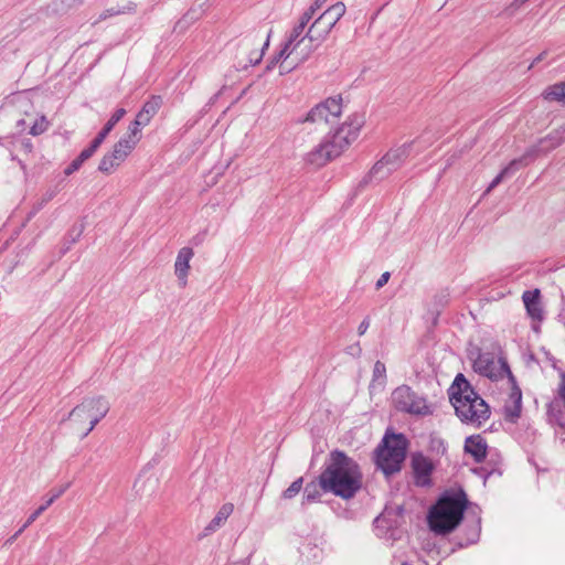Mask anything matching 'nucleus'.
<instances>
[{
    "mask_svg": "<svg viewBox=\"0 0 565 565\" xmlns=\"http://www.w3.org/2000/svg\"><path fill=\"white\" fill-rule=\"evenodd\" d=\"M509 382L512 385V392H511L510 396H511V399L514 403V411L512 412V415L515 416V417H519L520 412H521L522 392L516 386L514 379L512 381L509 379Z\"/></svg>",
    "mask_w": 565,
    "mask_h": 565,
    "instance_id": "26",
    "label": "nucleus"
},
{
    "mask_svg": "<svg viewBox=\"0 0 565 565\" xmlns=\"http://www.w3.org/2000/svg\"><path fill=\"white\" fill-rule=\"evenodd\" d=\"M320 497L318 486L316 483H309L305 488V500L307 502H315Z\"/></svg>",
    "mask_w": 565,
    "mask_h": 565,
    "instance_id": "32",
    "label": "nucleus"
},
{
    "mask_svg": "<svg viewBox=\"0 0 565 565\" xmlns=\"http://www.w3.org/2000/svg\"><path fill=\"white\" fill-rule=\"evenodd\" d=\"M26 527H24V524L15 532V534H13V536H11L9 540H8V543H12L14 540H17V537L19 535L22 534V532L25 530Z\"/></svg>",
    "mask_w": 565,
    "mask_h": 565,
    "instance_id": "43",
    "label": "nucleus"
},
{
    "mask_svg": "<svg viewBox=\"0 0 565 565\" xmlns=\"http://www.w3.org/2000/svg\"><path fill=\"white\" fill-rule=\"evenodd\" d=\"M82 164H83V162H82L78 158H76V159H74V160L68 164V167L65 169L64 173H65L66 175H70V174H72V173H74L75 171H77V170L81 168V166H82Z\"/></svg>",
    "mask_w": 565,
    "mask_h": 565,
    "instance_id": "37",
    "label": "nucleus"
},
{
    "mask_svg": "<svg viewBox=\"0 0 565 565\" xmlns=\"http://www.w3.org/2000/svg\"><path fill=\"white\" fill-rule=\"evenodd\" d=\"M68 488V484L52 489L45 503L40 505L25 521L24 527H29L55 500H57Z\"/></svg>",
    "mask_w": 565,
    "mask_h": 565,
    "instance_id": "18",
    "label": "nucleus"
},
{
    "mask_svg": "<svg viewBox=\"0 0 565 565\" xmlns=\"http://www.w3.org/2000/svg\"><path fill=\"white\" fill-rule=\"evenodd\" d=\"M522 299L529 316L534 320L543 319V310L540 301V290H527L522 295Z\"/></svg>",
    "mask_w": 565,
    "mask_h": 565,
    "instance_id": "17",
    "label": "nucleus"
},
{
    "mask_svg": "<svg viewBox=\"0 0 565 565\" xmlns=\"http://www.w3.org/2000/svg\"><path fill=\"white\" fill-rule=\"evenodd\" d=\"M402 565H408V564H406V563H403Z\"/></svg>",
    "mask_w": 565,
    "mask_h": 565,
    "instance_id": "45",
    "label": "nucleus"
},
{
    "mask_svg": "<svg viewBox=\"0 0 565 565\" xmlns=\"http://www.w3.org/2000/svg\"><path fill=\"white\" fill-rule=\"evenodd\" d=\"M109 409L110 404L104 396L87 397L70 412L67 419L82 433V437H86Z\"/></svg>",
    "mask_w": 565,
    "mask_h": 565,
    "instance_id": "6",
    "label": "nucleus"
},
{
    "mask_svg": "<svg viewBox=\"0 0 565 565\" xmlns=\"http://www.w3.org/2000/svg\"><path fill=\"white\" fill-rule=\"evenodd\" d=\"M262 36L254 35V36H246L241 40L239 47L244 51L248 50L254 44H260Z\"/></svg>",
    "mask_w": 565,
    "mask_h": 565,
    "instance_id": "34",
    "label": "nucleus"
},
{
    "mask_svg": "<svg viewBox=\"0 0 565 565\" xmlns=\"http://www.w3.org/2000/svg\"><path fill=\"white\" fill-rule=\"evenodd\" d=\"M449 397L461 422L479 426L490 416L488 404L473 391L462 374L455 377L449 388Z\"/></svg>",
    "mask_w": 565,
    "mask_h": 565,
    "instance_id": "3",
    "label": "nucleus"
},
{
    "mask_svg": "<svg viewBox=\"0 0 565 565\" xmlns=\"http://www.w3.org/2000/svg\"><path fill=\"white\" fill-rule=\"evenodd\" d=\"M331 28L322 18L318 17L308 28L309 40L315 45V51L328 38Z\"/></svg>",
    "mask_w": 565,
    "mask_h": 565,
    "instance_id": "15",
    "label": "nucleus"
},
{
    "mask_svg": "<svg viewBox=\"0 0 565 565\" xmlns=\"http://www.w3.org/2000/svg\"><path fill=\"white\" fill-rule=\"evenodd\" d=\"M303 479L298 478L295 480L282 493V497L285 499H292L295 498L302 489Z\"/></svg>",
    "mask_w": 565,
    "mask_h": 565,
    "instance_id": "30",
    "label": "nucleus"
},
{
    "mask_svg": "<svg viewBox=\"0 0 565 565\" xmlns=\"http://www.w3.org/2000/svg\"><path fill=\"white\" fill-rule=\"evenodd\" d=\"M269 38H270V34L267 35V39L264 42L263 47H262L260 51H250V53L248 54V63L250 65H256V64L260 63V61H262V58L264 56V51L269 45Z\"/></svg>",
    "mask_w": 565,
    "mask_h": 565,
    "instance_id": "31",
    "label": "nucleus"
},
{
    "mask_svg": "<svg viewBox=\"0 0 565 565\" xmlns=\"http://www.w3.org/2000/svg\"><path fill=\"white\" fill-rule=\"evenodd\" d=\"M529 0H514L509 9L513 10V11H516L519 10L524 3H526Z\"/></svg>",
    "mask_w": 565,
    "mask_h": 565,
    "instance_id": "41",
    "label": "nucleus"
},
{
    "mask_svg": "<svg viewBox=\"0 0 565 565\" xmlns=\"http://www.w3.org/2000/svg\"><path fill=\"white\" fill-rule=\"evenodd\" d=\"M386 379V367L381 361H376L373 367V381L383 383Z\"/></svg>",
    "mask_w": 565,
    "mask_h": 565,
    "instance_id": "33",
    "label": "nucleus"
},
{
    "mask_svg": "<svg viewBox=\"0 0 565 565\" xmlns=\"http://www.w3.org/2000/svg\"><path fill=\"white\" fill-rule=\"evenodd\" d=\"M136 145L134 141H129L124 137L119 139L118 142L115 143L113 151L109 154L121 164L129 153L135 149Z\"/></svg>",
    "mask_w": 565,
    "mask_h": 565,
    "instance_id": "21",
    "label": "nucleus"
},
{
    "mask_svg": "<svg viewBox=\"0 0 565 565\" xmlns=\"http://www.w3.org/2000/svg\"><path fill=\"white\" fill-rule=\"evenodd\" d=\"M542 96L544 99L548 102H557L559 104H565V83H557L548 86L542 93Z\"/></svg>",
    "mask_w": 565,
    "mask_h": 565,
    "instance_id": "24",
    "label": "nucleus"
},
{
    "mask_svg": "<svg viewBox=\"0 0 565 565\" xmlns=\"http://www.w3.org/2000/svg\"><path fill=\"white\" fill-rule=\"evenodd\" d=\"M345 10V4L343 2H337L324 10L319 17L322 18L331 28H334L338 21L344 15Z\"/></svg>",
    "mask_w": 565,
    "mask_h": 565,
    "instance_id": "22",
    "label": "nucleus"
},
{
    "mask_svg": "<svg viewBox=\"0 0 565 565\" xmlns=\"http://www.w3.org/2000/svg\"><path fill=\"white\" fill-rule=\"evenodd\" d=\"M194 255L191 247H182L177 255L174 263V273L178 277L179 285L185 287L188 284V275L190 270V262Z\"/></svg>",
    "mask_w": 565,
    "mask_h": 565,
    "instance_id": "14",
    "label": "nucleus"
},
{
    "mask_svg": "<svg viewBox=\"0 0 565 565\" xmlns=\"http://www.w3.org/2000/svg\"><path fill=\"white\" fill-rule=\"evenodd\" d=\"M341 113V98L330 97L312 107L303 118H298L297 122L312 124L318 129L324 130L338 122Z\"/></svg>",
    "mask_w": 565,
    "mask_h": 565,
    "instance_id": "9",
    "label": "nucleus"
},
{
    "mask_svg": "<svg viewBox=\"0 0 565 565\" xmlns=\"http://www.w3.org/2000/svg\"><path fill=\"white\" fill-rule=\"evenodd\" d=\"M313 18V9H307L292 26L286 38L280 51L271 60L268 68L274 64L281 63L280 73L289 72L291 68L305 63L315 52V45L309 40L308 24Z\"/></svg>",
    "mask_w": 565,
    "mask_h": 565,
    "instance_id": "2",
    "label": "nucleus"
},
{
    "mask_svg": "<svg viewBox=\"0 0 565 565\" xmlns=\"http://www.w3.org/2000/svg\"><path fill=\"white\" fill-rule=\"evenodd\" d=\"M465 492L446 493L439 498L428 513V524L437 534L454 531L462 520L467 507Z\"/></svg>",
    "mask_w": 565,
    "mask_h": 565,
    "instance_id": "5",
    "label": "nucleus"
},
{
    "mask_svg": "<svg viewBox=\"0 0 565 565\" xmlns=\"http://www.w3.org/2000/svg\"><path fill=\"white\" fill-rule=\"evenodd\" d=\"M105 138H106V136L99 131L88 148L93 152H95L100 147V145L104 142Z\"/></svg>",
    "mask_w": 565,
    "mask_h": 565,
    "instance_id": "36",
    "label": "nucleus"
},
{
    "mask_svg": "<svg viewBox=\"0 0 565 565\" xmlns=\"http://www.w3.org/2000/svg\"><path fill=\"white\" fill-rule=\"evenodd\" d=\"M319 486L342 499H351L362 487V472L359 465L343 451L330 454V461L319 477Z\"/></svg>",
    "mask_w": 565,
    "mask_h": 565,
    "instance_id": "1",
    "label": "nucleus"
},
{
    "mask_svg": "<svg viewBox=\"0 0 565 565\" xmlns=\"http://www.w3.org/2000/svg\"><path fill=\"white\" fill-rule=\"evenodd\" d=\"M362 126L363 119L360 116H354L344 122L330 139L323 140L309 151L305 161L317 168L326 166L329 161L339 157L344 148L358 138Z\"/></svg>",
    "mask_w": 565,
    "mask_h": 565,
    "instance_id": "4",
    "label": "nucleus"
},
{
    "mask_svg": "<svg viewBox=\"0 0 565 565\" xmlns=\"http://www.w3.org/2000/svg\"><path fill=\"white\" fill-rule=\"evenodd\" d=\"M413 146L414 141H411L391 149L373 166L371 173L379 178H384L397 170L409 157Z\"/></svg>",
    "mask_w": 565,
    "mask_h": 565,
    "instance_id": "11",
    "label": "nucleus"
},
{
    "mask_svg": "<svg viewBox=\"0 0 565 565\" xmlns=\"http://www.w3.org/2000/svg\"><path fill=\"white\" fill-rule=\"evenodd\" d=\"M137 9V4L132 1H129L127 4L120 7V8H108L104 10L98 18L94 21L93 24H97L108 18L119 15V14H127V13H135Z\"/></svg>",
    "mask_w": 565,
    "mask_h": 565,
    "instance_id": "23",
    "label": "nucleus"
},
{
    "mask_svg": "<svg viewBox=\"0 0 565 565\" xmlns=\"http://www.w3.org/2000/svg\"><path fill=\"white\" fill-rule=\"evenodd\" d=\"M49 126H50L49 120L46 119L45 116L42 115L40 118H38L35 120V122L30 128V134L32 136L42 135L43 132H45L49 129Z\"/></svg>",
    "mask_w": 565,
    "mask_h": 565,
    "instance_id": "29",
    "label": "nucleus"
},
{
    "mask_svg": "<svg viewBox=\"0 0 565 565\" xmlns=\"http://www.w3.org/2000/svg\"><path fill=\"white\" fill-rule=\"evenodd\" d=\"M126 115L125 108H118L111 117L108 119L104 128L100 130L102 134H104L106 137L108 134L114 129L116 124Z\"/></svg>",
    "mask_w": 565,
    "mask_h": 565,
    "instance_id": "27",
    "label": "nucleus"
},
{
    "mask_svg": "<svg viewBox=\"0 0 565 565\" xmlns=\"http://www.w3.org/2000/svg\"><path fill=\"white\" fill-rule=\"evenodd\" d=\"M147 126L145 122H142L141 119H139L138 116H136L135 120L129 125L127 134L124 136L125 139L129 141H134V143L137 146L141 138V128Z\"/></svg>",
    "mask_w": 565,
    "mask_h": 565,
    "instance_id": "25",
    "label": "nucleus"
},
{
    "mask_svg": "<svg viewBox=\"0 0 565 565\" xmlns=\"http://www.w3.org/2000/svg\"><path fill=\"white\" fill-rule=\"evenodd\" d=\"M94 154V152L89 149V148H86L84 150H82V152L79 153V156L77 157L82 162L86 161L87 159H89Z\"/></svg>",
    "mask_w": 565,
    "mask_h": 565,
    "instance_id": "40",
    "label": "nucleus"
},
{
    "mask_svg": "<svg viewBox=\"0 0 565 565\" xmlns=\"http://www.w3.org/2000/svg\"><path fill=\"white\" fill-rule=\"evenodd\" d=\"M411 467L415 486H431V475L435 470V465L430 458L423 452H414L411 457Z\"/></svg>",
    "mask_w": 565,
    "mask_h": 565,
    "instance_id": "13",
    "label": "nucleus"
},
{
    "mask_svg": "<svg viewBox=\"0 0 565 565\" xmlns=\"http://www.w3.org/2000/svg\"><path fill=\"white\" fill-rule=\"evenodd\" d=\"M487 444L484 439L477 436H469L465 441V451L472 456L476 462H482L487 456Z\"/></svg>",
    "mask_w": 565,
    "mask_h": 565,
    "instance_id": "16",
    "label": "nucleus"
},
{
    "mask_svg": "<svg viewBox=\"0 0 565 565\" xmlns=\"http://www.w3.org/2000/svg\"><path fill=\"white\" fill-rule=\"evenodd\" d=\"M392 401L398 411L422 416L431 414V408L426 399L413 392L409 386L402 385L395 388Z\"/></svg>",
    "mask_w": 565,
    "mask_h": 565,
    "instance_id": "10",
    "label": "nucleus"
},
{
    "mask_svg": "<svg viewBox=\"0 0 565 565\" xmlns=\"http://www.w3.org/2000/svg\"><path fill=\"white\" fill-rule=\"evenodd\" d=\"M390 277H391V274L388 271L383 273L381 275V277L377 279V281L375 284V288L381 289L383 286H385L387 284V281L390 280Z\"/></svg>",
    "mask_w": 565,
    "mask_h": 565,
    "instance_id": "38",
    "label": "nucleus"
},
{
    "mask_svg": "<svg viewBox=\"0 0 565 565\" xmlns=\"http://www.w3.org/2000/svg\"><path fill=\"white\" fill-rule=\"evenodd\" d=\"M407 439L403 434L386 433L375 451V462L386 476L401 470L405 459Z\"/></svg>",
    "mask_w": 565,
    "mask_h": 565,
    "instance_id": "7",
    "label": "nucleus"
},
{
    "mask_svg": "<svg viewBox=\"0 0 565 565\" xmlns=\"http://www.w3.org/2000/svg\"><path fill=\"white\" fill-rule=\"evenodd\" d=\"M370 327V319L369 317L364 318L362 322L358 327V333L359 335H363Z\"/></svg>",
    "mask_w": 565,
    "mask_h": 565,
    "instance_id": "39",
    "label": "nucleus"
},
{
    "mask_svg": "<svg viewBox=\"0 0 565 565\" xmlns=\"http://www.w3.org/2000/svg\"><path fill=\"white\" fill-rule=\"evenodd\" d=\"M563 142V139L557 134H551L541 139L537 145L529 148L520 158L512 160L501 172L491 181L486 190V194L490 193L503 179L513 175L520 168L526 167L530 162L534 161L540 154H545Z\"/></svg>",
    "mask_w": 565,
    "mask_h": 565,
    "instance_id": "8",
    "label": "nucleus"
},
{
    "mask_svg": "<svg viewBox=\"0 0 565 565\" xmlns=\"http://www.w3.org/2000/svg\"><path fill=\"white\" fill-rule=\"evenodd\" d=\"M473 367L480 375L487 376L493 381L505 376L511 381L513 380L508 363L503 359H495L490 353L479 354L475 360Z\"/></svg>",
    "mask_w": 565,
    "mask_h": 565,
    "instance_id": "12",
    "label": "nucleus"
},
{
    "mask_svg": "<svg viewBox=\"0 0 565 565\" xmlns=\"http://www.w3.org/2000/svg\"><path fill=\"white\" fill-rule=\"evenodd\" d=\"M162 106V98L160 96H151L149 100H147L142 108L139 110L137 116L142 120L146 125H148L154 115L159 111Z\"/></svg>",
    "mask_w": 565,
    "mask_h": 565,
    "instance_id": "19",
    "label": "nucleus"
},
{
    "mask_svg": "<svg viewBox=\"0 0 565 565\" xmlns=\"http://www.w3.org/2000/svg\"><path fill=\"white\" fill-rule=\"evenodd\" d=\"M431 444L433 445H438V447H441L443 451L446 450V447L444 446V441L441 439H439V438L431 439Z\"/></svg>",
    "mask_w": 565,
    "mask_h": 565,
    "instance_id": "44",
    "label": "nucleus"
},
{
    "mask_svg": "<svg viewBox=\"0 0 565 565\" xmlns=\"http://www.w3.org/2000/svg\"><path fill=\"white\" fill-rule=\"evenodd\" d=\"M327 0H316L313 2V4H311L308 9H313V15L316 14L317 10H319L323 3L326 2Z\"/></svg>",
    "mask_w": 565,
    "mask_h": 565,
    "instance_id": "42",
    "label": "nucleus"
},
{
    "mask_svg": "<svg viewBox=\"0 0 565 565\" xmlns=\"http://www.w3.org/2000/svg\"><path fill=\"white\" fill-rule=\"evenodd\" d=\"M120 164L109 153L105 154L98 166L99 171L109 173Z\"/></svg>",
    "mask_w": 565,
    "mask_h": 565,
    "instance_id": "28",
    "label": "nucleus"
},
{
    "mask_svg": "<svg viewBox=\"0 0 565 565\" xmlns=\"http://www.w3.org/2000/svg\"><path fill=\"white\" fill-rule=\"evenodd\" d=\"M233 511L234 505L232 503H224L217 511L216 515L207 524L205 531L211 533L220 529L228 519V516L233 513Z\"/></svg>",
    "mask_w": 565,
    "mask_h": 565,
    "instance_id": "20",
    "label": "nucleus"
},
{
    "mask_svg": "<svg viewBox=\"0 0 565 565\" xmlns=\"http://www.w3.org/2000/svg\"><path fill=\"white\" fill-rule=\"evenodd\" d=\"M375 529L377 531L382 529L390 530L391 523L388 522V513H383L374 520Z\"/></svg>",
    "mask_w": 565,
    "mask_h": 565,
    "instance_id": "35",
    "label": "nucleus"
}]
</instances>
